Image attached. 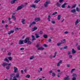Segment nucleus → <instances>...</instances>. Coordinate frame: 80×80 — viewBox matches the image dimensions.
Listing matches in <instances>:
<instances>
[{"mask_svg": "<svg viewBox=\"0 0 80 80\" xmlns=\"http://www.w3.org/2000/svg\"><path fill=\"white\" fill-rule=\"evenodd\" d=\"M30 40V38H26L24 41V42L25 43H28V45H31L32 44V42Z\"/></svg>", "mask_w": 80, "mask_h": 80, "instance_id": "obj_1", "label": "nucleus"}, {"mask_svg": "<svg viewBox=\"0 0 80 80\" xmlns=\"http://www.w3.org/2000/svg\"><path fill=\"white\" fill-rule=\"evenodd\" d=\"M23 7H24V6H23V5H21L20 6H19L18 7L17 10L18 11L21 10V9H22Z\"/></svg>", "mask_w": 80, "mask_h": 80, "instance_id": "obj_2", "label": "nucleus"}, {"mask_svg": "<svg viewBox=\"0 0 80 80\" xmlns=\"http://www.w3.org/2000/svg\"><path fill=\"white\" fill-rule=\"evenodd\" d=\"M50 3V1H47L44 4V5L45 7H48V5Z\"/></svg>", "mask_w": 80, "mask_h": 80, "instance_id": "obj_3", "label": "nucleus"}, {"mask_svg": "<svg viewBox=\"0 0 80 80\" xmlns=\"http://www.w3.org/2000/svg\"><path fill=\"white\" fill-rule=\"evenodd\" d=\"M35 24H36V22L35 21H33L32 22H31L29 26L30 28L31 27L32 25H35Z\"/></svg>", "mask_w": 80, "mask_h": 80, "instance_id": "obj_4", "label": "nucleus"}, {"mask_svg": "<svg viewBox=\"0 0 80 80\" xmlns=\"http://www.w3.org/2000/svg\"><path fill=\"white\" fill-rule=\"evenodd\" d=\"M14 73H16V72H18V69L17 68V67H14Z\"/></svg>", "mask_w": 80, "mask_h": 80, "instance_id": "obj_5", "label": "nucleus"}, {"mask_svg": "<svg viewBox=\"0 0 80 80\" xmlns=\"http://www.w3.org/2000/svg\"><path fill=\"white\" fill-rule=\"evenodd\" d=\"M23 42H24L23 40H19V45H22V44H23Z\"/></svg>", "mask_w": 80, "mask_h": 80, "instance_id": "obj_6", "label": "nucleus"}, {"mask_svg": "<svg viewBox=\"0 0 80 80\" xmlns=\"http://www.w3.org/2000/svg\"><path fill=\"white\" fill-rule=\"evenodd\" d=\"M40 20V18H35L34 20V21H36V22H39Z\"/></svg>", "mask_w": 80, "mask_h": 80, "instance_id": "obj_7", "label": "nucleus"}, {"mask_svg": "<svg viewBox=\"0 0 80 80\" xmlns=\"http://www.w3.org/2000/svg\"><path fill=\"white\" fill-rule=\"evenodd\" d=\"M67 5V2H64V3L61 6V7H62V8H65V5Z\"/></svg>", "mask_w": 80, "mask_h": 80, "instance_id": "obj_8", "label": "nucleus"}, {"mask_svg": "<svg viewBox=\"0 0 80 80\" xmlns=\"http://www.w3.org/2000/svg\"><path fill=\"white\" fill-rule=\"evenodd\" d=\"M37 30V27L35 26L32 28V32H34L35 30Z\"/></svg>", "mask_w": 80, "mask_h": 80, "instance_id": "obj_9", "label": "nucleus"}, {"mask_svg": "<svg viewBox=\"0 0 80 80\" xmlns=\"http://www.w3.org/2000/svg\"><path fill=\"white\" fill-rule=\"evenodd\" d=\"M79 23V19H78L76 20L75 22V25L76 26L78 23Z\"/></svg>", "mask_w": 80, "mask_h": 80, "instance_id": "obj_10", "label": "nucleus"}, {"mask_svg": "<svg viewBox=\"0 0 80 80\" xmlns=\"http://www.w3.org/2000/svg\"><path fill=\"white\" fill-rule=\"evenodd\" d=\"M16 75V78H19V76H20V73L19 72H17Z\"/></svg>", "mask_w": 80, "mask_h": 80, "instance_id": "obj_11", "label": "nucleus"}, {"mask_svg": "<svg viewBox=\"0 0 80 80\" xmlns=\"http://www.w3.org/2000/svg\"><path fill=\"white\" fill-rule=\"evenodd\" d=\"M77 52L73 48L72 49V54H73L74 53H75Z\"/></svg>", "mask_w": 80, "mask_h": 80, "instance_id": "obj_12", "label": "nucleus"}, {"mask_svg": "<svg viewBox=\"0 0 80 80\" xmlns=\"http://www.w3.org/2000/svg\"><path fill=\"white\" fill-rule=\"evenodd\" d=\"M44 48L43 47H40L38 48V50L43 51V50H44Z\"/></svg>", "mask_w": 80, "mask_h": 80, "instance_id": "obj_13", "label": "nucleus"}, {"mask_svg": "<svg viewBox=\"0 0 80 80\" xmlns=\"http://www.w3.org/2000/svg\"><path fill=\"white\" fill-rule=\"evenodd\" d=\"M8 63H7L5 62H4L2 64V65L3 67H5V66L7 65H8Z\"/></svg>", "mask_w": 80, "mask_h": 80, "instance_id": "obj_14", "label": "nucleus"}, {"mask_svg": "<svg viewBox=\"0 0 80 80\" xmlns=\"http://www.w3.org/2000/svg\"><path fill=\"white\" fill-rule=\"evenodd\" d=\"M14 32V31L11 30L10 32H9L8 33V35H10L11 33H13Z\"/></svg>", "mask_w": 80, "mask_h": 80, "instance_id": "obj_15", "label": "nucleus"}, {"mask_svg": "<svg viewBox=\"0 0 80 80\" xmlns=\"http://www.w3.org/2000/svg\"><path fill=\"white\" fill-rule=\"evenodd\" d=\"M35 36L36 37V38H38L40 37V36H39V34H38L37 33H35Z\"/></svg>", "mask_w": 80, "mask_h": 80, "instance_id": "obj_16", "label": "nucleus"}, {"mask_svg": "<svg viewBox=\"0 0 80 80\" xmlns=\"http://www.w3.org/2000/svg\"><path fill=\"white\" fill-rule=\"evenodd\" d=\"M12 18H13V20H16V17L12 15L11 16Z\"/></svg>", "mask_w": 80, "mask_h": 80, "instance_id": "obj_17", "label": "nucleus"}, {"mask_svg": "<svg viewBox=\"0 0 80 80\" xmlns=\"http://www.w3.org/2000/svg\"><path fill=\"white\" fill-rule=\"evenodd\" d=\"M30 7H32V8H35L36 7V5L33 4V5H30Z\"/></svg>", "mask_w": 80, "mask_h": 80, "instance_id": "obj_18", "label": "nucleus"}, {"mask_svg": "<svg viewBox=\"0 0 80 80\" xmlns=\"http://www.w3.org/2000/svg\"><path fill=\"white\" fill-rule=\"evenodd\" d=\"M56 5L57 7H60L61 4H59V3H58V2H57L56 4Z\"/></svg>", "mask_w": 80, "mask_h": 80, "instance_id": "obj_19", "label": "nucleus"}, {"mask_svg": "<svg viewBox=\"0 0 80 80\" xmlns=\"http://www.w3.org/2000/svg\"><path fill=\"white\" fill-rule=\"evenodd\" d=\"M32 41H33V40H35V36H33V35H32Z\"/></svg>", "mask_w": 80, "mask_h": 80, "instance_id": "obj_20", "label": "nucleus"}, {"mask_svg": "<svg viewBox=\"0 0 80 80\" xmlns=\"http://www.w3.org/2000/svg\"><path fill=\"white\" fill-rule=\"evenodd\" d=\"M72 76L73 77H77V74L73 73L72 75Z\"/></svg>", "mask_w": 80, "mask_h": 80, "instance_id": "obj_21", "label": "nucleus"}, {"mask_svg": "<svg viewBox=\"0 0 80 80\" xmlns=\"http://www.w3.org/2000/svg\"><path fill=\"white\" fill-rule=\"evenodd\" d=\"M43 37L44 38H48V36L46 34H44L43 36Z\"/></svg>", "mask_w": 80, "mask_h": 80, "instance_id": "obj_22", "label": "nucleus"}, {"mask_svg": "<svg viewBox=\"0 0 80 80\" xmlns=\"http://www.w3.org/2000/svg\"><path fill=\"white\" fill-rule=\"evenodd\" d=\"M71 13H75L76 12V10L75 9H73L71 10Z\"/></svg>", "mask_w": 80, "mask_h": 80, "instance_id": "obj_23", "label": "nucleus"}, {"mask_svg": "<svg viewBox=\"0 0 80 80\" xmlns=\"http://www.w3.org/2000/svg\"><path fill=\"white\" fill-rule=\"evenodd\" d=\"M8 59L9 60H10V61H11V60H12V58L10 56L8 57Z\"/></svg>", "mask_w": 80, "mask_h": 80, "instance_id": "obj_24", "label": "nucleus"}, {"mask_svg": "<svg viewBox=\"0 0 80 80\" xmlns=\"http://www.w3.org/2000/svg\"><path fill=\"white\" fill-rule=\"evenodd\" d=\"M61 18V15H58V19L59 20Z\"/></svg>", "mask_w": 80, "mask_h": 80, "instance_id": "obj_25", "label": "nucleus"}, {"mask_svg": "<svg viewBox=\"0 0 80 80\" xmlns=\"http://www.w3.org/2000/svg\"><path fill=\"white\" fill-rule=\"evenodd\" d=\"M4 61L5 62H7L8 63H9V60L7 58H5V59H4Z\"/></svg>", "mask_w": 80, "mask_h": 80, "instance_id": "obj_26", "label": "nucleus"}, {"mask_svg": "<svg viewBox=\"0 0 80 80\" xmlns=\"http://www.w3.org/2000/svg\"><path fill=\"white\" fill-rule=\"evenodd\" d=\"M64 80H70V78L67 77H65L64 78Z\"/></svg>", "mask_w": 80, "mask_h": 80, "instance_id": "obj_27", "label": "nucleus"}, {"mask_svg": "<svg viewBox=\"0 0 80 80\" xmlns=\"http://www.w3.org/2000/svg\"><path fill=\"white\" fill-rule=\"evenodd\" d=\"M25 19H22L21 21V22L23 24H25V22H25Z\"/></svg>", "mask_w": 80, "mask_h": 80, "instance_id": "obj_28", "label": "nucleus"}, {"mask_svg": "<svg viewBox=\"0 0 80 80\" xmlns=\"http://www.w3.org/2000/svg\"><path fill=\"white\" fill-rule=\"evenodd\" d=\"M40 0H38V1L37 0H36L34 2V3H38V2H40Z\"/></svg>", "mask_w": 80, "mask_h": 80, "instance_id": "obj_29", "label": "nucleus"}, {"mask_svg": "<svg viewBox=\"0 0 80 80\" xmlns=\"http://www.w3.org/2000/svg\"><path fill=\"white\" fill-rule=\"evenodd\" d=\"M15 3V2L14 1V0H12L11 2V4H14V3Z\"/></svg>", "mask_w": 80, "mask_h": 80, "instance_id": "obj_30", "label": "nucleus"}, {"mask_svg": "<svg viewBox=\"0 0 80 80\" xmlns=\"http://www.w3.org/2000/svg\"><path fill=\"white\" fill-rule=\"evenodd\" d=\"M26 78H30V75L29 74H28L26 76Z\"/></svg>", "mask_w": 80, "mask_h": 80, "instance_id": "obj_31", "label": "nucleus"}, {"mask_svg": "<svg viewBox=\"0 0 80 80\" xmlns=\"http://www.w3.org/2000/svg\"><path fill=\"white\" fill-rule=\"evenodd\" d=\"M12 80H17V78H16V76H14L13 77V79H12Z\"/></svg>", "mask_w": 80, "mask_h": 80, "instance_id": "obj_32", "label": "nucleus"}, {"mask_svg": "<svg viewBox=\"0 0 80 80\" xmlns=\"http://www.w3.org/2000/svg\"><path fill=\"white\" fill-rule=\"evenodd\" d=\"M20 29H21V28H16L15 29V30L16 31H17V30H20Z\"/></svg>", "mask_w": 80, "mask_h": 80, "instance_id": "obj_33", "label": "nucleus"}, {"mask_svg": "<svg viewBox=\"0 0 80 80\" xmlns=\"http://www.w3.org/2000/svg\"><path fill=\"white\" fill-rule=\"evenodd\" d=\"M56 75V73H55L53 72V73H52V77H55V76Z\"/></svg>", "mask_w": 80, "mask_h": 80, "instance_id": "obj_34", "label": "nucleus"}, {"mask_svg": "<svg viewBox=\"0 0 80 80\" xmlns=\"http://www.w3.org/2000/svg\"><path fill=\"white\" fill-rule=\"evenodd\" d=\"M57 55V52H55L54 53V55L53 56V58H55V57H56V55Z\"/></svg>", "mask_w": 80, "mask_h": 80, "instance_id": "obj_35", "label": "nucleus"}, {"mask_svg": "<svg viewBox=\"0 0 80 80\" xmlns=\"http://www.w3.org/2000/svg\"><path fill=\"white\" fill-rule=\"evenodd\" d=\"M76 6H77V4H75L74 6H73L72 7V8H75L76 7Z\"/></svg>", "mask_w": 80, "mask_h": 80, "instance_id": "obj_36", "label": "nucleus"}, {"mask_svg": "<svg viewBox=\"0 0 80 80\" xmlns=\"http://www.w3.org/2000/svg\"><path fill=\"white\" fill-rule=\"evenodd\" d=\"M58 12H55L53 13H52V15H56V14H57Z\"/></svg>", "mask_w": 80, "mask_h": 80, "instance_id": "obj_37", "label": "nucleus"}, {"mask_svg": "<svg viewBox=\"0 0 80 80\" xmlns=\"http://www.w3.org/2000/svg\"><path fill=\"white\" fill-rule=\"evenodd\" d=\"M62 43H61V42L58 43L57 44V46H60V45H62Z\"/></svg>", "mask_w": 80, "mask_h": 80, "instance_id": "obj_38", "label": "nucleus"}, {"mask_svg": "<svg viewBox=\"0 0 80 80\" xmlns=\"http://www.w3.org/2000/svg\"><path fill=\"white\" fill-rule=\"evenodd\" d=\"M76 10L77 12H80V9L78 7L76 8Z\"/></svg>", "mask_w": 80, "mask_h": 80, "instance_id": "obj_39", "label": "nucleus"}, {"mask_svg": "<svg viewBox=\"0 0 80 80\" xmlns=\"http://www.w3.org/2000/svg\"><path fill=\"white\" fill-rule=\"evenodd\" d=\"M33 58H34V56H32L30 58V60H32V59H33Z\"/></svg>", "mask_w": 80, "mask_h": 80, "instance_id": "obj_40", "label": "nucleus"}, {"mask_svg": "<svg viewBox=\"0 0 80 80\" xmlns=\"http://www.w3.org/2000/svg\"><path fill=\"white\" fill-rule=\"evenodd\" d=\"M39 34H40V35H42V34H43V31H40L39 32Z\"/></svg>", "mask_w": 80, "mask_h": 80, "instance_id": "obj_41", "label": "nucleus"}, {"mask_svg": "<svg viewBox=\"0 0 80 80\" xmlns=\"http://www.w3.org/2000/svg\"><path fill=\"white\" fill-rule=\"evenodd\" d=\"M6 69L7 70H9L10 69V66H8L6 67Z\"/></svg>", "mask_w": 80, "mask_h": 80, "instance_id": "obj_42", "label": "nucleus"}, {"mask_svg": "<svg viewBox=\"0 0 80 80\" xmlns=\"http://www.w3.org/2000/svg\"><path fill=\"white\" fill-rule=\"evenodd\" d=\"M77 49L78 50H80V46H78L77 47Z\"/></svg>", "mask_w": 80, "mask_h": 80, "instance_id": "obj_43", "label": "nucleus"}, {"mask_svg": "<svg viewBox=\"0 0 80 80\" xmlns=\"http://www.w3.org/2000/svg\"><path fill=\"white\" fill-rule=\"evenodd\" d=\"M61 43H62H62L65 44V43H66V42H65V41H64V42H62L63 41H62V40H61Z\"/></svg>", "mask_w": 80, "mask_h": 80, "instance_id": "obj_44", "label": "nucleus"}, {"mask_svg": "<svg viewBox=\"0 0 80 80\" xmlns=\"http://www.w3.org/2000/svg\"><path fill=\"white\" fill-rule=\"evenodd\" d=\"M14 75H15L14 74H10V76H11V77H13V76H14Z\"/></svg>", "mask_w": 80, "mask_h": 80, "instance_id": "obj_45", "label": "nucleus"}, {"mask_svg": "<svg viewBox=\"0 0 80 80\" xmlns=\"http://www.w3.org/2000/svg\"><path fill=\"white\" fill-rule=\"evenodd\" d=\"M51 23L52 24H55V22L54 21H51Z\"/></svg>", "mask_w": 80, "mask_h": 80, "instance_id": "obj_46", "label": "nucleus"}, {"mask_svg": "<svg viewBox=\"0 0 80 80\" xmlns=\"http://www.w3.org/2000/svg\"><path fill=\"white\" fill-rule=\"evenodd\" d=\"M74 70H75V69H72L71 71V73H73V71H74Z\"/></svg>", "mask_w": 80, "mask_h": 80, "instance_id": "obj_47", "label": "nucleus"}, {"mask_svg": "<svg viewBox=\"0 0 80 80\" xmlns=\"http://www.w3.org/2000/svg\"><path fill=\"white\" fill-rule=\"evenodd\" d=\"M48 41V42H52V40L51 39H49Z\"/></svg>", "mask_w": 80, "mask_h": 80, "instance_id": "obj_48", "label": "nucleus"}, {"mask_svg": "<svg viewBox=\"0 0 80 80\" xmlns=\"http://www.w3.org/2000/svg\"><path fill=\"white\" fill-rule=\"evenodd\" d=\"M20 50H22V51L24 50V48H20Z\"/></svg>", "mask_w": 80, "mask_h": 80, "instance_id": "obj_49", "label": "nucleus"}, {"mask_svg": "<svg viewBox=\"0 0 80 80\" xmlns=\"http://www.w3.org/2000/svg\"><path fill=\"white\" fill-rule=\"evenodd\" d=\"M44 47H48V46L46 44H44Z\"/></svg>", "mask_w": 80, "mask_h": 80, "instance_id": "obj_50", "label": "nucleus"}, {"mask_svg": "<svg viewBox=\"0 0 80 80\" xmlns=\"http://www.w3.org/2000/svg\"><path fill=\"white\" fill-rule=\"evenodd\" d=\"M8 27V25L7 24H6L5 25V28H7V27Z\"/></svg>", "mask_w": 80, "mask_h": 80, "instance_id": "obj_51", "label": "nucleus"}, {"mask_svg": "<svg viewBox=\"0 0 80 80\" xmlns=\"http://www.w3.org/2000/svg\"><path fill=\"white\" fill-rule=\"evenodd\" d=\"M76 78L75 77H73L72 78V80H76Z\"/></svg>", "mask_w": 80, "mask_h": 80, "instance_id": "obj_52", "label": "nucleus"}, {"mask_svg": "<svg viewBox=\"0 0 80 80\" xmlns=\"http://www.w3.org/2000/svg\"><path fill=\"white\" fill-rule=\"evenodd\" d=\"M62 2H63V0H59V2L60 3H62Z\"/></svg>", "mask_w": 80, "mask_h": 80, "instance_id": "obj_53", "label": "nucleus"}, {"mask_svg": "<svg viewBox=\"0 0 80 80\" xmlns=\"http://www.w3.org/2000/svg\"><path fill=\"white\" fill-rule=\"evenodd\" d=\"M71 53V52L69 51H68V55H70Z\"/></svg>", "mask_w": 80, "mask_h": 80, "instance_id": "obj_54", "label": "nucleus"}, {"mask_svg": "<svg viewBox=\"0 0 80 80\" xmlns=\"http://www.w3.org/2000/svg\"><path fill=\"white\" fill-rule=\"evenodd\" d=\"M64 33L65 34H67V33H68V32H67V31H65L64 32Z\"/></svg>", "mask_w": 80, "mask_h": 80, "instance_id": "obj_55", "label": "nucleus"}, {"mask_svg": "<svg viewBox=\"0 0 80 80\" xmlns=\"http://www.w3.org/2000/svg\"><path fill=\"white\" fill-rule=\"evenodd\" d=\"M71 8V6H70V5H68V7H67L68 8Z\"/></svg>", "mask_w": 80, "mask_h": 80, "instance_id": "obj_56", "label": "nucleus"}, {"mask_svg": "<svg viewBox=\"0 0 80 80\" xmlns=\"http://www.w3.org/2000/svg\"><path fill=\"white\" fill-rule=\"evenodd\" d=\"M60 63L58 62V64H57V66H58V67H59V66H60Z\"/></svg>", "mask_w": 80, "mask_h": 80, "instance_id": "obj_57", "label": "nucleus"}, {"mask_svg": "<svg viewBox=\"0 0 80 80\" xmlns=\"http://www.w3.org/2000/svg\"><path fill=\"white\" fill-rule=\"evenodd\" d=\"M11 53L10 52H9L8 53V55L9 56H10V55H11Z\"/></svg>", "mask_w": 80, "mask_h": 80, "instance_id": "obj_58", "label": "nucleus"}, {"mask_svg": "<svg viewBox=\"0 0 80 80\" xmlns=\"http://www.w3.org/2000/svg\"><path fill=\"white\" fill-rule=\"evenodd\" d=\"M53 28H52V27L50 28V30H53Z\"/></svg>", "mask_w": 80, "mask_h": 80, "instance_id": "obj_59", "label": "nucleus"}, {"mask_svg": "<svg viewBox=\"0 0 80 80\" xmlns=\"http://www.w3.org/2000/svg\"><path fill=\"white\" fill-rule=\"evenodd\" d=\"M62 60H60L59 62H58V63H62Z\"/></svg>", "mask_w": 80, "mask_h": 80, "instance_id": "obj_60", "label": "nucleus"}, {"mask_svg": "<svg viewBox=\"0 0 80 80\" xmlns=\"http://www.w3.org/2000/svg\"><path fill=\"white\" fill-rule=\"evenodd\" d=\"M27 69H25L24 70V72L25 73H27Z\"/></svg>", "mask_w": 80, "mask_h": 80, "instance_id": "obj_61", "label": "nucleus"}, {"mask_svg": "<svg viewBox=\"0 0 80 80\" xmlns=\"http://www.w3.org/2000/svg\"><path fill=\"white\" fill-rule=\"evenodd\" d=\"M2 23L3 24L5 23V21H3V20H2Z\"/></svg>", "mask_w": 80, "mask_h": 80, "instance_id": "obj_62", "label": "nucleus"}, {"mask_svg": "<svg viewBox=\"0 0 80 80\" xmlns=\"http://www.w3.org/2000/svg\"><path fill=\"white\" fill-rule=\"evenodd\" d=\"M72 55H69V58H72Z\"/></svg>", "mask_w": 80, "mask_h": 80, "instance_id": "obj_63", "label": "nucleus"}, {"mask_svg": "<svg viewBox=\"0 0 80 80\" xmlns=\"http://www.w3.org/2000/svg\"><path fill=\"white\" fill-rule=\"evenodd\" d=\"M51 18V16H50V15H48V18Z\"/></svg>", "mask_w": 80, "mask_h": 80, "instance_id": "obj_64", "label": "nucleus"}]
</instances>
